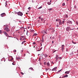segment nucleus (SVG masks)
Here are the masks:
<instances>
[{"label":"nucleus","mask_w":78,"mask_h":78,"mask_svg":"<svg viewBox=\"0 0 78 78\" xmlns=\"http://www.w3.org/2000/svg\"><path fill=\"white\" fill-rule=\"evenodd\" d=\"M58 57V55H56L55 57V59H56V62H57L58 60V62H59L61 61V59H62V58L61 57Z\"/></svg>","instance_id":"1"},{"label":"nucleus","mask_w":78,"mask_h":78,"mask_svg":"<svg viewBox=\"0 0 78 78\" xmlns=\"http://www.w3.org/2000/svg\"><path fill=\"white\" fill-rule=\"evenodd\" d=\"M4 30L6 31H7V32H8V31H9L10 30H9L7 26H6L5 27V28L4 29Z\"/></svg>","instance_id":"2"},{"label":"nucleus","mask_w":78,"mask_h":78,"mask_svg":"<svg viewBox=\"0 0 78 78\" xmlns=\"http://www.w3.org/2000/svg\"><path fill=\"white\" fill-rule=\"evenodd\" d=\"M17 14L18 16H23V13L20 12H18Z\"/></svg>","instance_id":"3"},{"label":"nucleus","mask_w":78,"mask_h":78,"mask_svg":"<svg viewBox=\"0 0 78 78\" xmlns=\"http://www.w3.org/2000/svg\"><path fill=\"white\" fill-rule=\"evenodd\" d=\"M6 16V14L5 13H3L1 14V16L2 17H4V16Z\"/></svg>","instance_id":"4"},{"label":"nucleus","mask_w":78,"mask_h":78,"mask_svg":"<svg viewBox=\"0 0 78 78\" xmlns=\"http://www.w3.org/2000/svg\"><path fill=\"white\" fill-rule=\"evenodd\" d=\"M64 45H63L62 46V51L63 52L64 51Z\"/></svg>","instance_id":"5"},{"label":"nucleus","mask_w":78,"mask_h":78,"mask_svg":"<svg viewBox=\"0 0 78 78\" xmlns=\"http://www.w3.org/2000/svg\"><path fill=\"white\" fill-rule=\"evenodd\" d=\"M71 28H70V27H68L66 28V30L67 31H69V30H70V29H71Z\"/></svg>","instance_id":"6"},{"label":"nucleus","mask_w":78,"mask_h":78,"mask_svg":"<svg viewBox=\"0 0 78 78\" xmlns=\"http://www.w3.org/2000/svg\"><path fill=\"white\" fill-rule=\"evenodd\" d=\"M3 33L4 34H5V35L7 37H8V34L7 33H6V32H5V31Z\"/></svg>","instance_id":"7"},{"label":"nucleus","mask_w":78,"mask_h":78,"mask_svg":"<svg viewBox=\"0 0 78 78\" xmlns=\"http://www.w3.org/2000/svg\"><path fill=\"white\" fill-rule=\"evenodd\" d=\"M67 23H71V24H72V22L70 20L67 21Z\"/></svg>","instance_id":"8"},{"label":"nucleus","mask_w":78,"mask_h":78,"mask_svg":"<svg viewBox=\"0 0 78 78\" xmlns=\"http://www.w3.org/2000/svg\"><path fill=\"white\" fill-rule=\"evenodd\" d=\"M59 25H61L62 24V22H61V20H60L59 21Z\"/></svg>","instance_id":"9"},{"label":"nucleus","mask_w":78,"mask_h":78,"mask_svg":"<svg viewBox=\"0 0 78 78\" xmlns=\"http://www.w3.org/2000/svg\"><path fill=\"white\" fill-rule=\"evenodd\" d=\"M70 72V71H67L65 72V74H69V73Z\"/></svg>","instance_id":"10"},{"label":"nucleus","mask_w":78,"mask_h":78,"mask_svg":"<svg viewBox=\"0 0 78 78\" xmlns=\"http://www.w3.org/2000/svg\"><path fill=\"white\" fill-rule=\"evenodd\" d=\"M56 69H57V67H55L54 68L52 69V71H54V70H55Z\"/></svg>","instance_id":"11"},{"label":"nucleus","mask_w":78,"mask_h":78,"mask_svg":"<svg viewBox=\"0 0 78 78\" xmlns=\"http://www.w3.org/2000/svg\"><path fill=\"white\" fill-rule=\"evenodd\" d=\"M30 33H34V30H30Z\"/></svg>","instance_id":"12"},{"label":"nucleus","mask_w":78,"mask_h":78,"mask_svg":"<svg viewBox=\"0 0 78 78\" xmlns=\"http://www.w3.org/2000/svg\"><path fill=\"white\" fill-rule=\"evenodd\" d=\"M68 76V75L67 74H66L65 75L63 76V77L64 78H66V77H67Z\"/></svg>","instance_id":"13"},{"label":"nucleus","mask_w":78,"mask_h":78,"mask_svg":"<svg viewBox=\"0 0 78 78\" xmlns=\"http://www.w3.org/2000/svg\"><path fill=\"white\" fill-rule=\"evenodd\" d=\"M29 69H30V70H34V69H33V68L32 67H30V68H29Z\"/></svg>","instance_id":"14"},{"label":"nucleus","mask_w":78,"mask_h":78,"mask_svg":"<svg viewBox=\"0 0 78 78\" xmlns=\"http://www.w3.org/2000/svg\"><path fill=\"white\" fill-rule=\"evenodd\" d=\"M47 65L48 66H50V63L49 62H48L47 64Z\"/></svg>","instance_id":"15"},{"label":"nucleus","mask_w":78,"mask_h":78,"mask_svg":"<svg viewBox=\"0 0 78 78\" xmlns=\"http://www.w3.org/2000/svg\"><path fill=\"white\" fill-rule=\"evenodd\" d=\"M52 9V8H51V9H48V11H51Z\"/></svg>","instance_id":"16"},{"label":"nucleus","mask_w":78,"mask_h":78,"mask_svg":"<svg viewBox=\"0 0 78 78\" xmlns=\"http://www.w3.org/2000/svg\"><path fill=\"white\" fill-rule=\"evenodd\" d=\"M60 20H60V19H57V20H56V22H58H58H59Z\"/></svg>","instance_id":"17"},{"label":"nucleus","mask_w":78,"mask_h":78,"mask_svg":"<svg viewBox=\"0 0 78 78\" xmlns=\"http://www.w3.org/2000/svg\"><path fill=\"white\" fill-rule=\"evenodd\" d=\"M52 29H53V28H51L49 29H48V31H50V30H52Z\"/></svg>","instance_id":"18"},{"label":"nucleus","mask_w":78,"mask_h":78,"mask_svg":"<svg viewBox=\"0 0 78 78\" xmlns=\"http://www.w3.org/2000/svg\"><path fill=\"white\" fill-rule=\"evenodd\" d=\"M72 42L73 44H76V42H74L73 41H72Z\"/></svg>","instance_id":"19"},{"label":"nucleus","mask_w":78,"mask_h":78,"mask_svg":"<svg viewBox=\"0 0 78 78\" xmlns=\"http://www.w3.org/2000/svg\"><path fill=\"white\" fill-rule=\"evenodd\" d=\"M51 27V25L50 24H48V27Z\"/></svg>","instance_id":"20"},{"label":"nucleus","mask_w":78,"mask_h":78,"mask_svg":"<svg viewBox=\"0 0 78 78\" xmlns=\"http://www.w3.org/2000/svg\"><path fill=\"white\" fill-rule=\"evenodd\" d=\"M24 42H25V41H23L22 43V44H24Z\"/></svg>","instance_id":"21"},{"label":"nucleus","mask_w":78,"mask_h":78,"mask_svg":"<svg viewBox=\"0 0 78 78\" xmlns=\"http://www.w3.org/2000/svg\"><path fill=\"white\" fill-rule=\"evenodd\" d=\"M42 7V6H41L38 8V9H41Z\"/></svg>","instance_id":"22"},{"label":"nucleus","mask_w":78,"mask_h":78,"mask_svg":"<svg viewBox=\"0 0 78 78\" xmlns=\"http://www.w3.org/2000/svg\"><path fill=\"white\" fill-rule=\"evenodd\" d=\"M48 4L50 5H51V2H48Z\"/></svg>","instance_id":"23"},{"label":"nucleus","mask_w":78,"mask_h":78,"mask_svg":"<svg viewBox=\"0 0 78 78\" xmlns=\"http://www.w3.org/2000/svg\"><path fill=\"white\" fill-rule=\"evenodd\" d=\"M44 65H46V64H47V63H46V62H44Z\"/></svg>","instance_id":"24"},{"label":"nucleus","mask_w":78,"mask_h":78,"mask_svg":"<svg viewBox=\"0 0 78 78\" xmlns=\"http://www.w3.org/2000/svg\"><path fill=\"white\" fill-rule=\"evenodd\" d=\"M16 59H20V58H16Z\"/></svg>","instance_id":"25"},{"label":"nucleus","mask_w":78,"mask_h":78,"mask_svg":"<svg viewBox=\"0 0 78 78\" xmlns=\"http://www.w3.org/2000/svg\"><path fill=\"white\" fill-rule=\"evenodd\" d=\"M65 5V3H64L62 4V6H64Z\"/></svg>","instance_id":"26"},{"label":"nucleus","mask_w":78,"mask_h":78,"mask_svg":"<svg viewBox=\"0 0 78 78\" xmlns=\"http://www.w3.org/2000/svg\"><path fill=\"white\" fill-rule=\"evenodd\" d=\"M44 56H45V57H47V55H44Z\"/></svg>","instance_id":"27"},{"label":"nucleus","mask_w":78,"mask_h":78,"mask_svg":"<svg viewBox=\"0 0 78 78\" xmlns=\"http://www.w3.org/2000/svg\"><path fill=\"white\" fill-rule=\"evenodd\" d=\"M13 52H16V50H14L13 51Z\"/></svg>","instance_id":"28"},{"label":"nucleus","mask_w":78,"mask_h":78,"mask_svg":"<svg viewBox=\"0 0 78 78\" xmlns=\"http://www.w3.org/2000/svg\"><path fill=\"white\" fill-rule=\"evenodd\" d=\"M44 31V33H45V34H47V32H45V31Z\"/></svg>","instance_id":"29"},{"label":"nucleus","mask_w":78,"mask_h":78,"mask_svg":"<svg viewBox=\"0 0 78 78\" xmlns=\"http://www.w3.org/2000/svg\"><path fill=\"white\" fill-rule=\"evenodd\" d=\"M2 30H0V34H1L2 33Z\"/></svg>","instance_id":"30"},{"label":"nucleus","mask_w":78,"mask_h":78,"mask_svg":"<svg viewBox=\"0 0 78 78\" xmlns=\"http://www.w3.org/2000/svg\"><path fill=\"white\" fill-rule=\"evenodd\" d=\"M46 69V71L47 72V70H48V69Z\"/></svg>","instance_id":"31"},{"label":"nucleus","mask_w":78,"mask_h":78,"mask_svg":"<svg viewBox=\"0 0 78 78\" xmlns=\"http://www.w3.org/2000/svg\"><path fill=\"white\" fill-rule=\"evenodd\" d=\"M75 30V28H73V29H72L70 30Z\"/></svg>","instance_id":"32"},{"label":"nucleus","mask_w":78,"mask_h":78,"mask_svg":"<svg viewBox=\"0 0 78 78\" xmlns=\"http://www.w3.org/2000/svg\"><path fill=\"white\" fill-rule=\"evenodd\" d=\"M34 36H36V35H37V34H34Z\"/></svg>","instance_id":"33"},{"label":"nucleus","mask_w":78,"mask_h":78,"mask_svg":"<svg viewBox=\"0 0 78 78\" xmlns=\"http://www.w3.org/2000/svg\"><path fill=\"white\" fill-rule=\"evenodd\" d=\"M21 74H22V75H23L24 74V73H23L22 72H21Z\"/></svg>","instance_id":"34"},{"label":"nucleus","mask_w":78,"mask_h":78,"mask_svg":"<svg viewBox=\"0 0 78 78\" xmlns=\"http://www.w3.org/2000/svg\"><path fill=\"white\" fill-rule=\"evenodd\" d=\"M65 22V21H62V23H64V22Z\"/></svg>","instance_id":"35"},{"label":"nucleus","mask_w":78,"mask_h":78,"mask_svg":"<svg viewBox=\"0 0 78 78\" xmlns=\"http://www.w3.org/2000/svg\"><path fill=\"white\" fill-rule=\"evenodd\" d=\"M12 60H13V58H12L11 59V61H12Z\"/></svg>","instance_id":"36"},{"label":"nucleus","mask_w":78,"mask_h":78,"mask_svg":"<svg viewBox=\"0 0 78 78\" xmlns=\"http://www.w3.org/2000/svg\"><path fill=\"white\" fill-rule=\"evenodd\" d=\"M21 37H22V38H23L24 37H25L24 36H21Z\"/></svg>","instance_id":"37"},{"label":"nucleus","mask_w":78,"mask_h":78,"mask_svg":"<svg viewBox=\"0 0 78 78\" xmlns=\"http://www.w3.org/2000/svg\"><path fill=\"white\" fill-rule=\"evenodd\" d=\"M33 44H34V45H35V44H36V43H35V42L33 43Z\"/></svg>","instance_id":"38"},{"label":"nucleus","mask_w":78,"mask_h":78,"mask_svg":"<svg viewBox=\"0 0 78 78\" xmlns=\"http://www.w3.org/2000/svg\"><path fill=\"white\" fill-rule=\"evenodd\" d=\"M31 9V8L30 7H29L28 8V9Z\"/></svg>","instance_id":"39"},{"label":"nucleus","mask_w":78,"mask_h":78,"mask_svg":"<svg viewBox=\"0 0 78 78\" xmlns=\"http://www.w3.org/2000/svg\"><path fill=\"white\" fill-rule=\"evenodd\" d=\"M76 23L77 25H78V21L76 22Z\"/></svg>","instance_id":"40"},{"label":"nucleus","mask_w":78,"mask_h":78,"mask_svg":"<svg viewBox=\"0 0 78 78\" xmlns=\"http://www.w3.org/2000/svg\"><path fill=\"white\" fill-rule=\"evenodd\" d=\"M66 18H67L68 17V16H67V15H66Z\"/></svg>","instance_id":"41"},{"label":"nucleus","mask_w":78,"mask_h":78,"mask_svg":"<svg viewBox=\"0 0 78 78\" xmlns=\"http://www.w3.org/2000/svg\"><path fill=\"white\" fill-rule=\"evenodd\" d=\"M61 69L60 70H59L58 71V72H61Z\"/></svg>","instance_id":"42"},{"label":"nucleus","mask_w":78,"mask_h":78,"mask_svg":"<svg viewBox=\"0 0 78 78\" xmlns=\"http://www.w3.org/2000/svg\"><path fill=\"white\" fill-rule=\"evenodd\" d=\"M39 19H41V16H40L39 17Z\"/></svg>","instance_id":"43"},{"label":"nucleus","mask_w":78,"mask_h":78,"mask_svg":"<svg viewBox=\"0 0 78 78\" xmlns=\"http://www.w3.org/2000/svg\"><path fill=\"white\" fill-rule=\"evenodd\" d=\"M56 27H59V25H57Z\"/></svg>","instance_id":"44"},{"label":"nucleus","mask_w":78,"mask_h":78,"mask_svg":"<svg viewBox=\"0 0 78 78\" xmlns=\"http://www.w3.org/2000/svg\"><path fill=\"white\" fill-rule=\"evenodd\" d=\"M41 21H42L43 20V18H41Z\"/></svg>","instance_id":"45"},{"label":"nucleus","mask_w":78,"mask_h":78,"mask_svg":"<svg viewBox=\"0 0 78 78\" xmlns=\"http://www.w3.org/2000/svg\"><path fill=\"white\" fill-rule=\"evenodd\" d=\"M66 51H68V49H66Z\"/></svg>","instance_id":"46"},{"label":"nucleus","mask_w":78,"mask_h":78,"mask_svg":"<svg viewBox=\"0 0 78 78\" xmlns=\"http://www.w3.org/2000/svg\"><path fill=\"white\" fill-rule=\"evenodd\" d=\"M52 44H53V43H54V41H52Z\"/></svg>","instance_id":"47"},{"label":"nucleus","mask_w":78,"mask_h":78,"mask_svg":"<svg viewBox=\"0 0 78 78\" xmlns=\"http://www.w3.org/2000/svg\"><path fill=\"white\" fill-rule=\"evenodd\" d=\"M12 65H15V64H14L13 63H12Z\"/></svg>","instance_id":"48"},{"label":"nucleus","mask_w":78,"mask_h":78,"mask_svg":"<svg viewBox=\"0 0 78 78\" xmlns=\"http://www.w3.org/2000/svg\"><path fill=\"white\" fill-rule=\"evenodd\" d=\"M50 3H51V0H50Z\"/></svg>","instance_id":"49"},{"label":"nucleus","mask_w":78,"mask_h":78,"mask_svg":"<svg viewBox=\"0 0 78 78\" xmlns=\"http://www.w3.org/2000/svg\"><path fill=\"white\" fill-rule=\"evenodd\" d=\"M23 30H24V31H25V29H24Z\"/></svg>","instance_id":"50"},{"label":"nucleus","mask_w":78,"mask_h":78,"mask_svg":"<svg viewBox=\"0 0 78 78\" xmlns=\"http://www.w3.org/2000/svg\"><path fill=\"white\" fill-rule=\"evenodd\" d=\"M29 28H30V27H28V29H29Z\"/></svg>","instance_id":"51"},{"label":"nucleus","mask_w":78,"mask_h":78,"mask_svg":"<svg viewBox=\"0 0 78 78\" xmlns=\"http://www.w3.org/2000/svg\"><path fill=\"white\" fill-rule=\"evenodd\" d=\"M55 51H54V52H53V53H55Z\"/></svg>","instance_id":"52"},{"label":"nucleus","mask_w":78,"mask_h":78,"mask_svg":"<svg viewBox=\"0 0 78 78\" xmlns=\"http://www.w3.org/2000/svg\"><path fill=\"white\" fill-rule=\"evenodd\" d=\"M25 55H26V54H24V56H25Z\"/></svg>","instance_id":"53"},{"label":"nucleus","mask_w":78,"mask_h":78,"mask_svg":"<svg viewBox=\"0 0 78 78\" xmlns=\"http://www.w3.org/2000/svg\"><path fill=\"white\" fill-rule=\"evenodd\" d=\"M26 14H28V13H26Z\"/></svg>","instance_id":"54"},{"label":"nucleus","mask_w":78,"mask_h":78,"mask_svg":"<svg viewBox=\"0 0 78 78\" xmlns=\"http://www.w3.org/2000/svg\"><path fill=\"white\" fill-rule=\"evenodd\" d=\"M44 35H43V37H44Z\"/></svg>","instance_id":"55"},{"label":"nucleus","mask_w":78,"mask_h":78,"mask_svg":"<svg viewBox=\"0 0 78 78\" xmlns=\"http://www.w3.org/2000/svg\"><path fill=\"white\" fill-rule=\"evenodd\" d=\"M77 53H78V50L77 51Z\"/></svg>","instance_id":"56"},{"label":"nucleus","mask_w":78,"mask_h":78,"mask_svg":"<svg viewBox=\"0 0 78 78\" xmlns=\"http://www.w3.org/2000/svg\"><path fill=\"white\" fill-rule=\"evenodd\" d=\"M42 48H41V50Z\"/></svg>","instance_id":"57"},{"label":"nucleus","mask_w":78,"mask_h":78,"mask_svg":"<svg viewBox=\"0 0 78 78\" xmlns=\"http://www.w3.org/2000/svg\"><path fill=\"white\" fill-rule=\"evenodd\" d=\"M6 3V5H7V3Z\"/></svg>","instance_id":"58"},{"label":"nucleus","mask_w":78,"mask_h":78,"mask_svg":"<svg viewBox=\"0 0 78 78\" xmlns=\"http://www.w3.org/2000/svg\"><path fill=\"white\" fill-rule=\"evenodd\" d=\"M69 0H67V1H69Z\"/></svg>","instance_id":"59"},{"label":"nucleus","mask_w":78,"mask_h":78,"mask_svg":"<svg viewBox=\"0 0 78 78\" xmlns=\"http://www.w3.org/2000/svg\"><path fill=\"white\" fill-rule=\"evenodd\" d=\"M51 63H53V62H51Z\"/></svg>","instance_id":"60"},{"label":"nucleus","mask_w":78,"mask_h":78,"mask_svg":"<svg viewBox=\"0 0 78 78\" xmlns=\"http://www.w3.org/2000/svg\"><path fill=\"white\" fill-rule=\"evenodd\" d=\"M42 39H44V38H43Z\"/></svg>","instance_id":"61"},{"label":"nucleus","mask_w":78,"mask_h":78,"mask_svg":"<svg viewBox=\"0 0 78 78\" xmlns=\"http://www.w3.org/2000/svg\"><path fill=\"white\" fill-rule=\"evenodd\" d=\"M23 28H24V27H22Z\"/></svg>","instance_id":"62"},{"label":"nucleus","mask_w":78,"mask_h":78,"mask_svg":"<svg viewBox=\"0 0 78 78\" xmlns=\"http://www.w3.org/2000/svg\"><path fill=\"white\" fill-rule=\"evenodd\" d=\"M47 25H48V24H47Z\"/></svg>","instance_id":"63"},{"label":"nucleus","mask_w":78,"mask_h":78,"mask_svg":"<svg viewBox=\"0 0 78 78\" xmlns=\"http://www.w3.org/2000/svg\"><path fill=\"white\" fill-rule=\"evenodd\" d=\"M50 38H51V37H50Z\"/></svg>","instance_id":"64"}]
</instances>
